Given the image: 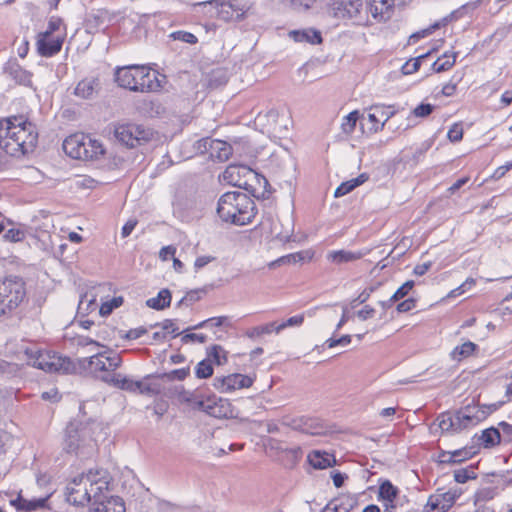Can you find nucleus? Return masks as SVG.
Returning <instances> with one entry per match:
<instances>
[{"mask_svg":"<svg viewBox=\"0 0 512 512\" xmlns=\"http://www.w3.org/2000/svg\"><path fill=\"white\" fill-rule=\"evenodd\" d=\"M38 133L33 123L22 116L0 121V148L11 156L25 155L35 148Z\"/></svg>","mask_w":512,"mask_h":512,"instance_id":"f257e3e1","label":"nucleus"},{"mask_svg":"<svg viewBox=\"0 0 512 512\" xmlns=\"http://www.w3.org/2000/svg\"><path fill=\"white\" fill-rule=\"evenodd\" d=\"M217 213L225 222L245 225L255 217V203L243 192H227L218 201Z\"/></svg>","mask_w":512,"mask_h":512,"instance_id":"f03ea898","label":"nucleus"},{"mask_svg":"<svg viewBox=\"0 0 512 512\" xmlns=\"http://www.w3.org/2000/svg\"><path fill=\"white\" fill-rule=\"evenodd\" d=\"M115 81L120 87L134 92H154L161 88L155 71L145 65L119 67L115 71Z\"/></svg>","mask_w":512,"mask_h":512,"instance_id":"7ed1b4c3","label":"nucleus"},{"mask_svg":"<svg viewBox=\"0 0 512 512\" xmlns=\"http://www.w3.org/2000/svg\"><path fill=\"white\" fill-rule=\"evenodd\" d=\"M21 352L28 365L46 372L69 374L76 370V366L70 358L62 357L54 352L41 351L34 346H26Z\"/></svg>","mask_w":512,"mask_h":512,"instance_id":"20e7f679","label":"nucleus"},{"mask_svg":"<svg viewBox=\"0 0 512 512\" xmlns=\"http://www.w3.org/2000/svg\"><path fill=\"white\" fill-rule=\"evenodd\" d=\"M95 448L96 443L92 439L90 429L87 426L79 427L74 423L67 426L63 442V449L67 453L87 457L95 451Z\"/></svg>","mask_w":512,"mask_h":512,"instance_id":"39448f33","label":"nucleus"},{"mask_svg":"<svg viewBox=\"0 0 512 512\" xmlns=\"http://www.w3.org/2000/svg\"><path fill=\"white\" fill-rule=\"evenodd\" d=\"M114 136L123 145L134 148L149 142L153 131L143 125L128 123L116 126Z\"/></svg>","mask_w":512,"mask_h":512,"instance_id":"423d86ee","label":"nucleus"},{"mask_svg":"<svg viewBox=\"0 0 512 512\" xmlns=\"http://www.w3.org/2000/svg\"><path fill=\"white\" fill-rule=\"evenodd\" d=\"M215 9L216 16L223 21H240L249 7L240 0H210L200 3Z\"/></svg>","mask_w":512,"mask_h":512,"instance_id":"0eeeda50","label":"nucleus"},{"mask_svg":"<svg viewBox=\"0 0 512 512\" xmlns=\"http://www.w3.org/2000/svg\"><path fill=\"white\" fill-rule=\"evenodd\" d=\"M0 295L2 296L8 311L19 306L26 295L25 284L21 278H6L0 283Z\"/></svg>","mask_w":512,"mask_h":512,"instance_id":"6e6552de","label":"nucleus"},{"mask_svg":"<svg viewBox=\"0 0 512 512\" xmlns=\"http://www.w3.org/2000/svg\"><path fill=\"white\" fill-rule=\"evenodd\" d=\"M363 8L362 0H332L330 10L338 19H354L357 24L362 23L360 12Z\"/></svg>","mask_w":512,"mask_h":512,"instance_id":"1a4fd4ad","label":"nucleus"},{"mask_svg":"<svg viewBox=\"0 0 512 512\" xmlns=\"http://www.w3.org/2000/svg\"><path fill=\"white\" fill-rule=\"evenodd\" d=\"M86 474L75 477L66 486L65 496L68 503L75 506H85L89 503L87 488L89 483Z\"/></svg>","mask_w":512,"mask_h":512,"instance_id":"9d476101","label":"nucleus"},{"mask_svg":"<svg viewBox=\"0 0 512 512\" xmlns=\"http://www.w3.org/2000/svg\"><path fill=\"white\" fill-rule=\"evenodd\" d=\"M86 360L91 371L106 374L115 373L114 371L122 364L120 355L113 351L98 352Z\"/></svg>","mask_w":512,"mask_h":512,"instance_id":"9b49d317","label":"nucleus"},{"mask_svg":"<svg viewBox=\"0 0 512 512\" xmlns=\"http://www.w3.org/2000/svg\"><path fill=\"white\" fill-rule=\"evenodd\" d=\"M197 150L209 153L210 157L220 162L227 161L232 153V147L225 141L203 138L197 142Z\"/></svg>","mask_w":512,"mask_h":512,"instance_id":"f8f14e48","label":"nucleus"},{"mask_svg":"<svg viewBox=\"0 0 512 512\" xmlns=\"http://www.w3.org/2000/svg\"><path fill=\"white\" fill-rule=\"evenodd\" d=\"M199 410L215 418H228L232 416L233 410L228 400L218 398L215 395L196 402Z\"/></svg>","mask_w":512,"mask_h":512,"instance_id":"ddd939ff","label":"nucleus"},{"mask_svg":"<svg viewBox=\"0 0 512 512\" xmlns=\"http://www.w3.org/2000/svg\"><path fill=\"white\" fill-rule=\"evenodd\" d=\"M255 377L234 373L223 377H216L213 386L220 392H231L236 389L249 388L252 386Z\"/></svg>","mask_w":512,"mask_h":512,"instance_id":"4468645a","label":"nucleus"},{"mask_svg":"<svg viewBox=\"0 0 512 512\" xmlns=\"http://www.w3.org/2000/svg\"><path fill=\"white\" fill-rule=\"evenodd\" d=\"M89 486L87 492L89 493V503H96L102 499H106L109 493V481L100 472H92L86 474Z\"/></svg>","mask_w":512,"mask_h":512,"instance_id":"2eb2a0df","label":"nucleus"},{"mask_svg":"<svg viewBox=\"0 0 512 512\" xmlns=\"http://www.w3.org/2000/svg\"><path fill=\"white\" fill-rule=\"evenodd\" d=\"M487 413L485 410L477 406H466L456 413V421L458 432L473 427L479 422L486 419Z\"/></svg>","mask_w":512,"mask_h":512,"instance_id":"dca6fc26","label":"nucleus"},{"mask_svg":"<svg viewBox=\"0 0 512 512\" xmlns=\"http://www.w3.org/2000/svg\"><path fill=\"white\" fill-rule=\"evenodd\" d=\"M459 496L460 492L457 490L431 495L425 506V512H446L454 505Z\"/></svg>","mask_w":512,"mask_h":512,"instance_id":"f3484780","label":"nucleus"},{"mask_svg":"<svg viewBox=\"0 0 512 512\" xmlns=\"http://www.w3.org/2000/svg\"><path fill=\"white\" fill-rule=\"evenodd\" d=\"M369 110L368 120L372 123L370 130L374 133L383 130L386 122L397 112L393 105L383 104L372 105Z\"/></svg>","mask_w":512,"mask_h":512,"instance_id":"a211bd4d","label":"nucleus"},{"mask_svg":"<svg viewBox=\"0 0 512 512\" xmlns=\"http://www.w3.org/2000/svg\"><path fill=\"white\" fill-rule=\"evenodd\" d=\"M249 177H255L252 169L245 165H229L222 174V179L228 184L236 187L248 185Z\"/></svg>","mask_w":512,"mask_h":512,"instance_id":"6ab92c4d","label":"nucleus"},{"mask_svg":"<svg viewBox=\"0 0 512 512\" xmlns=\"http://www.w3.org/2000/svg\"><path fill=\"white\" fill-rule=\"evenodd\" d=\"M66 32L49 36H37L38 53L43 57H52L61 51Z\"/></svg>","mask_w":512,"mask_h":512,"instance_id":"aec40b11","label":"nucleus"},{"mask_svg":"<svg viewBox=\"0 0 512 512\" xmlns=\"http://www.w3.org/2000/svg\"><path fill=\"white\" fill-rule=\"evenodd\" d=\"M101 89L100 81L97 77H86L80 80L74 90L73 94L82 100H92L97 97Z\"/></svg>","mask_w":512,"mask_h":512,"instance_id":"412c9836","label":"nucleus"},{"mask_svg":"<svg viewBox=\"0 0 512 512\" xmlns=\"http://www.w3.org/2000/svg\"><path fill=\"white\" fill-rule=\"evenodd\" d=\"M393 6V0H370L367 4V12L377 22H383L391 18Z\"/></svg>","mask_w":512,"mask_h":512,"instance_id":"4be33fe9","label":"nucleus"},{"mask_svg":"<svg viewBox=\"0 0 512 512\" xmlns=\"http://www.w3.org/2000/svg\"><path fill=\"white\" fill-rule=\"evenodd\" d=\"M101 380L113 387L128 392H136L137 388H139L136 380H133L132 378L121 373L104 374L101 376Z\"/></svg>","mask_w":512,"mask_h":512,"instance_id":"5701e85b","label":"nucleus"},{"mask_svg":"<svg viewBox=\"0 0 512 512\" xmlns=\"http://www.w3.org/2000/svg\"><path fill=\"white\" fill-rule=\"evenodd\" d=\"M85 134H74L67 137L63 142V149L67 155L74 159H80L81 156H85L83 146H85L86 140Z\"/></svg>","mask_w":512,"mask_h":512,"instance_id":"b1692460","label":"nucleus"},{"mask_svg":"<svg viewBox=\"0 0 512 512\" xmlns=\"http://www.w3.org/2000/svg\"><path fill=\"white\" fill-rule=\"evenodd\" d=\"M283 424L292 427L293 429H299L311 434H320L322 427L316 422L315 419L307 418V417H299V418H283Z\"/></svg>","mask_w":512,"mask_h":512,"instance_id":"393cba45","label":"nucleus"},{"mask_svg":"<svg viewBox=\"0 0 512 512\" xmlns=\"http://www.w3.org/2000/svg\"><path fill=\"white\" fill-rule=\"evenodd\" d=\"M89 512H125V506L120 497L108 496L96 503H92Z\"/></svg>","mask_w":512,"mask_h":512,"instance_id":"a878e982","label":"nucleus"},{"mask_svg":"<svg viewBox=\"0 0 512 512\" xmlns=\"http://www.w3.org/2000/svg\"><path fill=\"white\" fill-rule=\"evenodd\" d=\"M365 255L366 253L362 251L333 250L327 253L326 259L333 264L341 265L357 261Z\"/></svg>","mask_w":512,"mask_h":512,"instance_id":"bb28decb","label":"nucleus"},{"mask_svg":"<svg viewBox=\"0 0 512 512\" xmlns=\"http://www.w3.org/2000/svg\"><path fill=\"white\" fill-rule=\"evenodd\" d=\"M50 495H46L39 498L27 499L22 495H19L15 500L11 501V505L15 506L19 510L34 511L46 506V503Z\"/></svg>","mask_w":512,"mask_h":512,"instance_id":"cd10ccee","label":"nucleus"},{"mask_svg":"<svg viewBox=\"0 0 512 512\" xmlns=\"http://www.w3.org/2000/svg\"><path fill=\"white\" fill-rule=\"evenodd\" d=\"M289 36L296 42H306L310 44L322 43L321 32L313 28L292 30L289 32Z\"/></svg>","mask_w":512,"mask_h":512,"instance_id":"c85d7f7f","label":"nucleus"},{"mask_svg":"<svg viewBox=\"0 0 512 512\" xmlns=\"http://www.w3.org/2000/svg\"><path fill=\"white\" fill-rule=\"evenodd\" d=\"M85 156H81V160H94L98 159L99 156L104 154V148L100 141L93 139L87 135L85 140V146L82 149Z\"/></svg>","mask_w":512,"mask_h":512,"instance_id":"c756f323","label":"nucleus"},{"mask_svg":"<svg viewBox=\"0 0 512 512\" xmlns=\"http://www.w3.org/2000/svg\"><path fill=\"white\" fill-rule=\"evenodd\" d=\"M309 463L315 469H325L331 467L335 462V458L326 452L313 451L308 455Z\"/></svg>","mask_w":512,"mask_h":512,"instance_id":"7c9ffc66","label":"nucleus"},{"mask_svg":"<svg viewBox=\"0 0 512 512\" xmlns=\"http://www.w3.org/2000/svg\"><path fill=\"white\" fill-rule=\"evenodd\" d=\"M368 180V176L363 173L360 174L358 177L351 179L349 181L343 182L340 186H338L334 192L335 197H342L348 193H350L352 190H354L356 187L362 185Z\"/></svg>","mask_w":512,"mask_h":512,"instance_id":"2f4dec72","label":"nucleus"},{"mask_svg":"<svg viewBox=\"0 0 512 512\" xmlns=\"http://www.w3.org/2000/svg\"><path fill=\"white\" fill-rule=\"evenodd\" d=\"M171 293L168 289L159 291L156 297L150 298L146 301V305L156 310H162L170 306Z\"/></svg>","mask_w":512,"mask_h":512,"instance_id":"473e14b6","label":"nucleus"},{"mask_svg":"<svg viewBox=\"0 0 512 512\" xmlns=\"http://www.w3.org/2000/svg\"><path fill=\"white\" fill-rule=\"evenodd\" d=\"M456 62V53H444L433 64L432 69L436 73L444 72L453 67Z\"/></svg>","mask_w":512,"mask_h":512,"instance_id":"72a5a7b5","label":"nucleus"},{"mask_svg":"<svg viewBox=\"0 0 512 512\" xmlns=\"http://www.w3.org/2000/svg\"><path fill=\"white\" fill-rule=\"evenodd\" d=\"M9 74L20 84L30 85L31 74L24 70L20 65L12 63L8 67Z\"/></svg>","mask_w":512,"mask_h":512,"instance_id":"f704fd0d","label":"nucleus"},{"mask_svg":"<svg viewBox=\"0 0 512 512\" xmlns=\"http://www.w3.org/2000/svg\"><path fill=\"white\" fill-rule=\"evenodd\" d=\"M477 349V345L471 341H467L460 346H456L451 355L454 360L460 361L466 358Z\"/></svg>","mask_w":512,"mask_h":512,"instance_id":"c9c22d12","label":"nucleus"},{"mask_svg":"<svg viewBox=\"0 0 512 512\" xmlns=\"http://www.w3.org/2000/svg\"><path fill=\"white\" fill-rule=\"evenodd\" d=\"M480 439L482 440L484 446L488 448V447H493V446L499 444L500 440H501V436H500V432L498 429L491 427V428L485 429L482 432Z\"/></svg>","mask_w":512,"mask_h":512,"instance_id":"e433bc0d","label":"nucleus"},{"mask_svg":"<svg viewBox=\"0 0 512 512\" xmlns=\"http://www.w3.org/2000/svg\"><path fill=\"white\" fill-rule=\"evenodd\" d=\"M455 421L456 414L452 416L450 413H442L437 418L438 427L442 431L458 432L457 424L455 423Z\"/></svg>","mask_w":512,"mask_h":512,"instance_id":"4c0bfd02","label":"nucleus"},{"mask_svg":"<svg viewBox=\"0 0 512 512\" xmlns=\"http://www.w3.org/2000/svg\"><path fill=\"white\" fill-rule=\"evenodd\" d=\"M63 21L59 17H51L48 21V25L45 31L40 32L37 36H49L56 35L62 32H65V27H63Z\"/></svg>","mask_w":512,"mask_h":512,"instance_id":"58836bf2","label":"nucleus"},{"mask_svg":"<svg viewBox=\"0 0 512 512\" xmlns=\"http://www.w3.org/2000/svg\"><path fill=\"white\" fill-rule=\"evenodd\" d=\"M359 119V112L357 110L350 112L347 116H345L341 123L342 131L350 135L353 133L356 127V123Z\"/></svg>","mask_w":512,"mask_h":512,"instance_id":"ea45409f","label":"nucleus"},{"mask_svg":"<svg viewBox=\"0 0 512 512\" xmlns=\"http://www.w3.org/2000/svg\"><path fill=\"white\" fill-rule=\"evenodd\" d=\"M429 54H430V52H428L426 54H422L416 58H413V59H410L409 61H407L401 67L402 73L404 75H410V74L417 72L420 68L421 60L426 58Z\"/></svg>","mask_w":512,"mask_h":512,"instance_id":"a19ab883","label":"nucleus"},{"mask_svg":"<svg viewBox=\"0 0 512 512\" xmlns=\"http://www.w3.org/2000/svg\"><path fill=\"white\" fill-rule=\"evenodd\" d=\"M477 474L475 473L472 467L470 468H461L454 471V480L457 483H466L470 479H476Z\"/></svg>","mask_w":512,"mask_h":512,"instance_id":"79ce46f5","label":"nucleus"},{"mask_svg":"<svg viewBox=\"0 0 512 512\" xmlns=\"http://www.w3.org/2000/svg\"><path fill=\"white\" fill-rule=\"evenodd\" d=\"M275 326H277L276 322H271L263 326L253 327L247 331V336L249 338H257L263 334H270L273 331L275 332Z\"/></svg>","mask_w":512,"mask_h":512,"instance_id":"37998d69","label":"nucleus"},{"mask_svg":"<svg viewBox=\"0 0 512 512\" xmlns=\"http://www.w3.org/2000/svg\"><path fill=\"white\" fill-rule=\"evenodd\" d=\"M397 495V488L393 486L389 481L381 484L379 488V496L383 500L392 502Z\"/></svg>","mask_w":512,"mask_h":512,"instance_id":"c03bdc74","label":"nucleus"},{"mask_svg":"<svg viewBox=\"0 0 512 512\" xmlns=\"http://www.w3.org/2000/svg\"><path fill=\"white\" fill-rule=\"evenodd\" d=\"M217 365H221L227 361L226 352L220 345H213L207 352Z\"/></svg>","mask_w":512,"mask_h":512,"instance_id":"a18cd8bd","label":"nucleus"},{"mask_svg":"<svg viewBox=\"0 0 512 512\" xmlns=\"http://www.w3.org/2000/svg\"><path fill=\"white\" fill-rule=\"evenodd\" d=\"M195 374L200 379L209 378L213 374V367L209 360L200 361L195 369Z\"/></svg>","mask_w":512,"mask_h":512,"instance_id":"49530a36","label":"nucleus"},{"mask_svg":"<svg viewBox=\"0 0 512 512\" xmlns=\"http://www.w3.org/2000/svg\"><path fill=\"white\" fill-rule=\"evenodd\" d=\"M303 322H304L303 314L292 316L289 319H287L286 321L282 322L281 324H278L277 326H275V332L278 334L287 327H299L303 324Z\"/></svg>","mask_w":512,"mask_h":512,"instance_id":"de8ad7c7","label":"nucleus"},{"mask_svg":"<svg viewBox=\"0 0 512 512\" xmlns=\"http://www.w3.org/2000/svg\"><path fill=\"white\" fill-rule=\"evenodd\" d=\"M123 298L122 297H114L109 301L104 302L100 307V314L102 316H107L112 313L115 308H118L122 305Z\"/></svg>","mask_w":512,"mask_h":512,"instance_id":"09e8293b","label":"nucleus"},{"mask_svg":"<svg viewBox=\"0 0 512 512\" xmlns=\"http://www.w3.org/2000/svg\"><path fill=\"white\" fill-rule=\"evenodd\" d=\"M137 384L139 385L137 391H139L140 394L152 396L160 393V385L158 384L144 381H137Z\"/></svg>","mask_w":512,"mask_h":512,"instance_id":"8fccbe9b","label":"nucleus"},{"mask_svg":"<svg viewBox=\"0 0 512 512\" xmlns=\"http://www.w3.org/2000/svg\"><path fill=\"white\" fill-rule=\"evenodd\" d=\"M170 37L174 40H179L188 44H196L198 41L194 34L186 31H175L170 34Z\"/></svg>","mask_w":512,"mask_h":512,"instance_id":"3c124183","label":"nucleus"},{"mask_svg":"<svg viewBox=\"0 0 512 512\" xmlns=\"http://www.w3.org/2000/svg\"><path fill=\"white\" fill-rule=\"evenodd\" d=\"M473 454L474 451H472V448L467 447L452 451V456L454 457L455 464L470 459L473 456Z\"/></svg>","mask_w":512,"mask_h":512,"instance_id":"603ef678","label":"nucleus"},{"mask_svg":"<svg viewBox=\"0 0 512 512\" xmlns=\"http://www.w3.org/2000/svg\"><path fill=\"white\" fill-rule=\"evenodd\" d=\"M413 287H414V281H412V280L406 281L402 286H400L395 291V293L393 294V300L399 301V300L403 299L405 296L408 295V293L412 290Z\"/></svg>","mask_w":512,"mask_h":512,"instance_id":"864d4df0","label":"nucleus"},{"mask_svg":"<svg viewBox=\"0 0 512 512\" xmlns=\"http://www.w3.org/2000/svg\"><path fill=\"white\" fill-rule=\"evenodd\" d=\"M4 238L10 242H20L25 238V232L19 228H11L4 234Z\"/></svg>","mask_w":512,"mask_h":512,"instance_id":"5fc2aeb1","label":"nucleus"},{"mask_svg":"<svg viewBox=\"0 0 512 512\" xmlns=\"http://www.w3.org/2000/svg\"><path fill=\"white\" fill-rule=\"evenodd\" d=\"M434 110V106L432 104H420L415 107L412 111V114L415 117L425 118L429 116Z\"/></svg>","mask_w":512,"mask_h":512,"instance_id":"6e6d98bb","label":"nucleus"},{"mask_svg":"<svg viewBox=\"0 0 512 512\" xmlns=\"http://www.w3.org/2000/svg\"><path fill=\"white\" fill-rule=\"evenodd\" d=\"M207 340V336L202 333H188L182 336L181 341L184 344H188L191 342H199L205 343Z\"/></svg>","mask_w":512,"mask_h":512,"instance_id":"4d7b16f0","label":"nucleus"},{"mask_svg":"<svg viewBox=\"0 0 512 512\" xmlns=\"http://www.w3.org/2000/svg\"><path fill=\"white\" fill-rule=\"evenodd\" d=\"M447 137L452 142H458L463 137V129L460 124H454L448 131Z\"/></svg>","mask_w":512,"mask_h":512,"instance_id":"13d9d810","label":"nucleus"},{"mask_svg":"<svg viewBox=\"0 0 512 512\" xmlns=\"http://www.w3.org/2000/svg\"><path fill=\"white\" fill-rule=\"evenodd\" d=\"M351 342V336L350 335H343L341 336L340 338L338 339H335V338H329L327 341H326V344L329 348H333V347H336V346H347L348 344H350Z\"/></svg>","mask_w":512,"mask_h":512,"instance_id":"bf43d9fd","label":"nucleus"},{"mask_svg":"<svg viewBox=\"0 0 512 512\" xmlns=\"http://www.w3.org/2000/svg\"><path fill=\"white\" fill-rule=\"evenodd\" d=\"M349 509L344 507L340 499H335L327 504L323 512H348Z\"/></svg>","mask_w":512,"mask_h":512,"instance_id":"052dcab7","label":"nucleus"},{"mask_svg":"<svg viewBox=\"0 0 512 512\" xmlns=\"http://www.w3.org/2000/svg\"><path fill=\"white\" fill-rule=\"evenodd\" d=\"M74 342L77 346H80V347H85V346H89V345H93L95 347L101 346V344L99 342H97L87 336H77L74 338Z\"/></svg>","mask_w":512,"mask_h":512,"instance_id":"680f3d73","label":"nucleus"},{"mask_svg":"<svg viewBox=\"0 0 512 512\" xmlns=\"http://www.w3.org/2000/svg\"><path fill=\"white\" fill-rule=\"evenodd\" d=\"M415 306H416V300L413 298H409V299H406V300L400 302L397 305L396 310L399 313H405V312H408V311L412 310L413 308H415Z\"/></svg>","mask_w":512,"mask_h":512,"instance_id":"e2e57ef3","label":"nucleus"},{"mask_svg":"<svg viewBox=\"0 0 512 512\" xmlns=\"http://www.w3.org/2000/svg\"><path fill=\"white\" fill-rule=\"evenodd\" d=\"M294 9L302 11L311 8L315 0H290Z\"/></svg>","mask_w":512,"mask_h":512,"instance_id":"0e129e2a","label":"nucleus"},{"mask_svg":"<svg viewBox=\"0 0 512 512\" xmlns=\"http://www.w3.org/2000/svg\"><path fill=\"white\" fill-rule=\"evenodd\" d=\"M161 327H162V330L163 332L166 334V333H175L174 334V337H176L177 335H179V333L177 332L178 331V327L176 326V324L174 323L173 320H170V319H166L165 321H163L161 324H159Z\"/></svg>","mask_w":512,"mask_h":512,"instance_id":"69168bd1","label":"nucleus"},{"mask_svg":"<svg viewBox=\"0 0 512 512\" xmlns=\"http://www.w3.org/2000/svg\"><path fill=\"white\" fill-rule=\"evenodd\" d=\"M176 253V248L174 246H165L163 248H161L160 252H159V257L161 260L163 261H167L169 259V257H174Z\"/></svg>","mask_w":512,"mask_h":512,"instance_id":"338daca9","label":"nucleus"},{"mask_svg":"<svg viewBox=\"0 0 512 512\" xmlns=\"http://www.w3.org/2000/svg\"><path fill=\"white\" fill-rule=\"evenodd\" d=\"M137 225L136 219H129L122 227L121 235L123 238L128 237Z\"/></svg>","mask_w":512,"mask_h":512,"instance_id":"774afa93","label":"nucleus"}]
</instances>
